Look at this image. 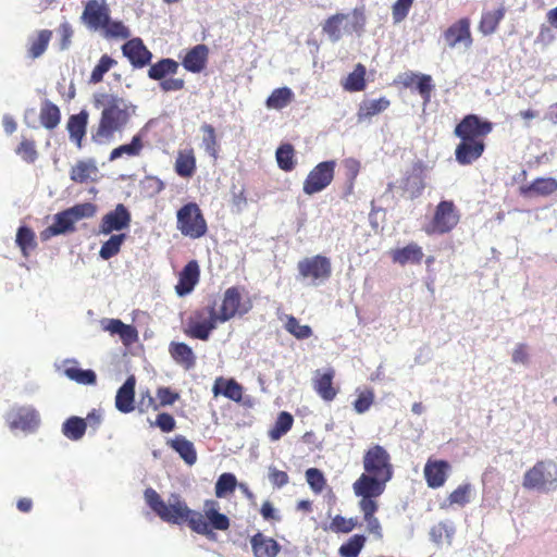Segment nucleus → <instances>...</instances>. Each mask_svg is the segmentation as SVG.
Masks as SVG:
<instances>
[{
  "mask_svg": "<svg viewBox=\"0 0 557 557\" xmlns=\"http://www.w3.org/2000/svg\"><path fill=\"white\" fill-rule=\"evenodd\" d=\"M97 173L98 168L95 160H79L72 166L70 177L75 183L84 184L92 180Z\"/></svg>",
  "mask_w": 557,
  "mask_h": 557,
  "instance_id": "36",
  "label": "nucleus"
},
{
  "mask_svg": "<svg viewBox=\"0 0 557 557\" xmlns=\"http://www.w3.org/2000/svg\"><path fill=\"white\" fill-rule=\"evenodd\" d=\"M255 557H276L281 550L280 544L272 537L256 533L250 540Z\"/></svg>",
  "mask_w": 557,
  "mask_h": 557,
  "instance_id": "28",
  "label": "nucleus"
},
{
  "mask_svg": "<svg viewBox=\"0 0 557 557\" xmlns=\"http://www.w3.org/2000/svg\"><path fill=\"white\" fill-rule=\"evenodd\" d=\"M335 168L334 160L318 163L304 181V193L311 196L324 190L334 180Z\"/></svg>",
  "mask_w": 557,
  "mask_h": 557,
  "instance_id": "12",
  "label": "nucleus"
},
{
  "mask_svg": "<svg viewBox=\"0 0 557 557\" xmlns=\"http://www.w3.org/2000/svg\"><path fill=\"white\" fill-rule=\"evenodd\" d=\"M88 123V113L81 111L77 114H73L69 117L66 128L70 135V139L75 143L78 149L82 148L83 139L86 135V128Z\"/></svg>",
  "mask_w": 557,
  "mask_h": 557,
  "instance_id": "29",
  "label": "nucleus"
},
{
  "mask_svg": "<svg viewBox=\"0 0 557 557\" xmlns=\"http://www.w3.org/2000/svg\"><path fill=\"white\" fill-rule=\"evenodd\" d=\"M122 52L136 69H143L151 62L152 53L138 37L127 40L122 46Z\"/></svg>",
  "mask_w": 557,
  "mask_h": 557,
  "instance_id": "18",
  "label": "nucleus"
},
{
  "mask_svg": "<svg viewBox=\"0 0 557 557\" xmlns=\"http://www.w3.org/2000/svg\"><path fill=\"white\" fill-rule=\"evenodd\" d=\"M343 88L350 92L362 91L366 88V66L358 63L355 70L346 77Z\"/></svg>",
  "mask_w": 557,
  "mask_h": 557,
  "instance_id": "45",
  "label": "nucleus"
},
{
  "mask_svg": "<svg viewBox=\"0 0 557 557\" xmlns=\"http://www.w3.org/2000/svg\"><path fill=\"white\" fill-rule=\"evenodd\" d=\"M168 445L175 450L180 457L188 465L193 466L197 461V451L194 444L183 435H176L168 442Z\"/></svg>",
  "mask_w": 557,
  "mask_h": 557,
  "instance_id": "34",
  "label": "nucleus"
},
{
  "mask_svg": "<svg viewBox=\"0 0 557 557\" xmlns=\"http://www.w3.org/2000/svg\"><path fill=\"white\" fill-rule=\"evenodd\" d=\"M374 401V393L372 389L361 392L354 401V409L358 413H364L370 409Z\"/></svg>",
  "mask_w": 557,
  "mask_h": 557,
  "instance_id": "63",
  "label": "nucleus"
},
{
  "mask_svg": "<svg viewBox=\"0 0 557 557\" xmlns=\"http://www.w3.org/2000/svg\"><path fill=\"white\" fill-rule=\"evenodd\" d=\"M358 525L357 518H345L344 516L336 515L332 518L327 530L334 533H349Z\"/></svg>",
  "mask_w": 557,
  "mask_h": 557,
  "instance_id": "54",
  "label": "nucleus"
},
{
  "mask_svg": "<svg viewBox=\"0 0 557 557\" xmlns=\"http://www.w3.org/2000/svg\"><path fill=\"white\" fill-rule=\"evenodd\" d=\"M200 280V268L196 260H190L178 273L175 293L180 297L190 294Z\"/></svg>",
  "mask_w": 557,
  "mask_h": 557,
  "instance_id": "21",
  "label": "nucleus"
},
{
  "mask_svg": "<svg viewBox=\"0 0 557 557\" xmlns=\"http://www.w3.org/2000/svg\"><path fill=\"white\" fill-rule=\"evenodd\" d=\"M450 469L451 467L448 461L429 458L423 469L428 486L431 488L442 487L448 478Z\"/></svg>",
  "mask_w": 557,
  "mask_h": 557,
  "instance_id": "20",
  "label": "nucleus"
},
{
  "mask_svg": "<svg viewBox=\"0 0 557 557\" xmlns=\"http://www.w3.org/2000/svg\"><path fill=\"white\" fill-rule=\"evenodd\" d=\"M66 210L76 223L79 220L92 218L97 213V206L92 202H83Z\"/></svg>",
  "mask_w": 557,
  "mask_h": 557,
  "instance_id": "57",
  "label": "nucleus"
},
{
  "mask_svg": "<svg viewBox=\"0 0 557 557\" xmlns=\"http://www.w3.org/2000/svg\"><path fill=\"white\" fill-rule=\"evenodd\" d=\"M357 497H360L358 502V506L360 511L363 515V520L367 523V530L369 533L374 534L377 537H382V527L379 519L375 517L376 511L379 510V504L375 498L381 495H368L355 494Z\"/></svg>",
  "mask_w": 557,
  "mask_h": 557,
  "instance_id": "17",
  "label": "nucleus"
},
{
  "mask_svg": "<svg viewBox=\"0 0 557 557\" xmlns=\"http://www.w3.org/2000/svg\"><path fill=\"white\" fill-rule=\"evenodd\" d=\"M125 239L126 235L123 233L111 235V237L102 244L99 251V256L103 260H109L112 257L116 256L120 252Z\"/></svg>",
  "mask_w": 557,
  "mask_h": 557,
  "instance_id": "50",
  "label": "nucleus"
},
{
  "mask_svg": "<svg viewBox=\"0 0 557 557\" xmlns=\"http://www.w3.org/2000/svg\"><path fill=\"white\" fill-rule=\"evenodd\" d=\"M237 486V479L233 473H222L215 483V496L218 498L226 497L232 494Z\"/></svg>",
  "mask_w": 557,
  "mask_h": 557,
  "instance_id": "53",
  "label": "nucleus"
},
{
  "mask_svg": "<svg viewBox=\"0 0 557 557\" xmlns=\"http://www.w3.org/2000/svg\"><path fill=\"white\" fill-rule=\"evenodd\" d=\"M522 486L528 491L548 493L557 488V463L553 460H539L528 469L522 478Z\"/></svg>",
  "mask_w": 557,
  "mask_h": 557,
  "instance_id": "6",
  "label": "nucleus"
},
{
  "mask_svg": "<svg viewBox=\"0 0 557 557\" xmlns=\"http://www.w3.org/2000/svg\"><path fill=\"white\" fill-rule=\"evenodd\" d=\"M506 12L507 10L504 3H500L494 10L483 11L478 25L479 32L484 36L494 34L497 30L500 22L504 20Z\"/></svg>",
  "mask_w": 557,
  "mask_h": 557,
  "instance_id": "26",
  "label": "nucleus"
},
{
  "mask_svg": "<svg viewBox=\"0 0 557 557\" xmlns=\"http://www.w3.org/2000/svg\"><path fill=\"white\" fill-rule=\"evenodd\" d=\"M135 385L136 379L131 375L126 379L124 384L117 389L115 396V407L122 413H129L135 409Z\"/></svg>",
  "mask_w": 557,
  "mask_h": 557,
  "instance_id": "25",
  "label": "nucleus"
},
{
  "mask_svg": "<svg viewBox=\"0 0 557 557\" xmlns=\"http://www.w3.org/2000/svg\"><path fill=\"white\" fill-rule=\"evenodd\" d=\"M294 99V94L288 87L274 89L268 97L265 104L269 109L281 110L288 106Z\"/></svg>",
  "mask_w": 557,
  "mask_h": 557,
  "instance_id": "46",
  "label": "nucleus"
},
{
  "mask_svg": "<svg viewBox=\"0 0 557 557\" xmlns=\"http://www.w3.org/2000/svg\"><path fill=\"white\" fill-rule=\"evenodd\" d=\"M520 191L523 196H549L557 191V180L553 177H540L530 185L522 186Z\"/></svg>",
  "mask_w": 557,
  "mask_h": 557,
  "instance_id": "33",
  "label": "nucleus"
},
{
  "mask_svg": "<svg viewBox=\"0 0 557 557\" xmlns=\"http://www.w3.org/2000/svg\"><path fill=\"white\" fill-rule=\"evenodd\" d=\"M52 35V30L41 29L30 36L27 40V57L32 60L41 57L48 49Z\"/></svg>",
  "mask_w": 557,
  "mask_h": 557,
  "instance_id": "30",
  "label": "nucleus"
},
{
  "mask_svg": "<svg viewBox=\"0 0 557 557\" xmlns=\"http://www.w3.org/2000/svg\"><path fill=\"white\" fill-rule=\"evenodd\" d=\"M285 330L297 339H307L312 335L311 327L309 325H301L294 315L286 317Z\"/></svg>",
  "mask_w": 557,
  "mask_h": 557,
  "instance_id": "56",
  "label": "nucleus"
},
{
  "mask_svg": "<svg viewBox=\"0 0 557 557\" xmlns=\"http://www.w3.org/2000/svg\"><path fill=\"white\" fill-rule=\"evenodd\" d=\"M294 154V147L290 144H284L280 146L276 150V161L278 168L285 172L293 171L296 164Z\"/></svg>",
  "mask_w": 557,
  "mask_h": 557,
  "instance_id": "52",
  "label": "nucleus"
},
{
  "mask_svg": "<svg viewBox=\"0 0 557 557\" xmlns=\"http://www.w3.org/2000/svg\"><path fill=\"white\" fill-rule=\"evenodd\" d=\"M422 247L417 243H409L403 248H396L391 251V258L394 263L406 265L407 263H421L423 259Z\"/></svg>",
  "mask_w": 557,
  "mask_h": 557,
  "instance_id": "27",
  "label": "nucleus"
},
{
  "mask_svg": "<svg viewBox=\"0 0 557 557\" xmlns=\"http://www.w3.org/2000/svg\"><path fill=\"white\" fill-rule=\"evenodd\" d=\"M8 421L11 430L33 432L38 428L40 418L34 408L20 407L10 414Z\"/></svg>",
  "mask_w": 557,
  "mask_h": 557,
  "instance_id": "19",
  "label": "nucleus"
},
{
  "mask_svg": "<svg viewBox=\"0 0 557 557\" xmlns=\"http://www.w3.org/2000/svg\"><path fill=\"white\" fill-rule=\"evenodd\" d=\"M180 64L177 61L164 58L151 64L148 70V77L160 83L169 75H175L178 71Z\"/></svg>",
  "mask_w": 557,
  "mask_h": 557,
  "instance_id": "39",
  "label": "nucleus"
},
{
  "mask_svg": "<svg viewBox=\"0 0 557 557\" xmlns=\"http://www.w3.org/2000/svg\"><path fill=\"white\" fill-rule=\"evenodd\" d=\"M459 212L451 200H442L435 208L432 221L425 226L428 235L446 234L459 223Z\"/></svg>",
  "mask_w": 557,
  "mask_h": 557,
  "instance_id": "11",
  "label": "nucleus"
},
{
  "mask_svg": "<svg viewBox=\"0 0 557 557\" xmlns=\"http://www.w3.org/2000/svg\"><path fill=\"white\" fill-rule=\"evenodd\" d=\"M294 418L287 411H282L273 425V428L269 431V437L272 441L280 440L284 434H286L293 426Z\"/></svg>",
  "mask_w": 557,
  "mask_h": 557,
  "instance_id": "48",
  "label": "nucleus"
},
{
  "mask_svg": "<svg viewBox=\"0 0 557 557\" xmlns=\"http://www.w3.org/2000/svg\"><path fill=\"white\" fill-rule=\"evenodd\" d=\"M470 25L471 22L469 17H461L448 26L443 34L447 46L455 48L458 45H463L465 48H470L473 44Z\"/></svg>",
  "mask_w": 557,
  "mask_h": 557,
  "instance_id": "14",
  "label": "nucleus"
},
{
  "mask_svg": "<svg viewBox=\"0 0 557 557\" xmlns=\"http://www.w3.org/2000/svg\"><path fill=\"white\" fill-rule=\"evenodd\" d=\"M493 123L476 114H467L456 125L454 134L460 139L455 149L456 161L460 165H470L485 151V137L492 133Z\"/></svg>",
  "mask_w": 557,
  "mask_h": 557,
  "instance_id": "3",
  "label": "nucleus"
},
{
  "mask_svg": "<svg viewBox=\"0 0 557 557\" xmlns=\"http://www.w3.org/2000/svg\"><path fill=\"white\" fill-rule=\"evenodd\" d=\"M205 520L208 519L209 529L226 531L230 528V519L219 512L218 503L215 500H207L205 504Z\"/></svg>",
  "mask_w": 557,
  "mask_h": 557,
  "instance_id": "37",
  "label": "nucleus"
},
{
  "mask_svg": "<svg viewBox=\"0 0 557 557\" xmlns=\"http://www.w3.org/2000/svg\"><path fill=\"white\" fill-rule=\"evenodd\" d=\"M141 185L151 197L160 194L165 187L164 183L159 177L152 175L145 176Z\"/></svg>",
  "mask_w": 557,
  "mask_h": 557,
  "instance_id": "64",
  "label": "nucleus"
},
{
  "mask_svg": "<svg viewBox=\"0 0 557 557\" xmlns=\"http://www.w3.org/2000/svg\"><path fill=\"white\" fill-rule=\"evenodd\" d=\"M64 374L72 381L83 385H94L97 375L92 370H83L77 367L76 361H69L64 368Z\"/></svg>",
  "mask_w": 557,
  "mask_h": 557,
  "instance_id": "41",
  "label": "nucleus"
},
{
  "mask_svg": "<svg viewBox=\"0 0 557 557\" xmlns=\"http://www.w3.org/2000/svg\"><path fill=\"white\" fill-rule=\"evenodd\" d=\"M104 36L108 38H121L126 39L131 36V32L127 26L121 21H111L109 18L108 24L102 28Z\"/></svg>",
  "mask_w": 557,
  "mask_h": 557,
  "instance_id": "59",
  "label": "nucleus"
},
{
  "mask_svg": "<svg viewBox=\"0 0 557 557\" xmlns=\"http://www.w3.org/2000/svg\"><path fill=\"white\" fill-rule=\"evenodd\" d=\"M39 120L45 128L54 129L61 121L59 107L50 100H45L40 109Z\"/></svg>",
  "mask_w": 557,
  "mask_h": 557,
  "instance_id": "42",
  "label": "nucleus"
},
{
  "mask_svg": "<svg viewBox=\"0 0 557 557\" xmlns=\"http://www.w3.org/2000/svg\"><path fill=\"white\" fill-rule=\"evenodd\" d=\"M94 104L102 109L98 127L92 134V139L97 143L111 139L116 132H121L126 126L131 119L127 102L116 95L96 94Z\"/></svg>",
  "mask_w": 557,
  "mask_h": 557,
  "instance_id": "4",
  "label": "nucleus"
},
{
  "mask_svg": "<svg viewBox=\"0 0 557 557\" xmlns=\"http://www.w3.org/2000/svg\"><path fill=\"white\" fill-rule=\"evenodd\" d=\"M335 371L329 368L325 372L320 373L317 371L313 379V388L315 393L325 401H332L338 394V388L333 385Z\"/></svg>",
  "mask_w": 557,
  "mask_h": 557,
  "instance_id": "23",
  "label": "nucleus"
},
{
  "mask_svg": "<svg viewBox=\"0 0 557 557\" xmlns=\"http://www.w3.org/2000/svg\"><path fill=\"white\" fill-rule=\"evenodd\" d=\"M112 335L117 334L124 345H132L138 341V332L135 326L125 324L119 319H109L103 327Z\"/></svg>",
  "mask_w": 557,
  "mask_h": 557,
  "instance_id": "31",
  "label": "nucleus"
},
{
  "mask_svg": "<svg viewBox=\"0 0 557 557\" xmlns=\"http://www.w3.org/2000/svg\"><path fill=\"white\" fill-rule=\"evenodd\" d=\"M144 496L149 508L162 521L177 525L187 523L190 530L201 535L208 536L212 533L203 515L190 509L180 495L172 494L166 504L156 490L148 487Z\"/></svg>",
  "mask_w": 557,
  "mask_h": 557,
  "instance_id": "1",
  "label": "nucleus"
},
{
  "mask_svg": "<svg viewBox=\"0 0 557 557\" xmlns=\"http://www.w3.org/2000/svg\"><path fill=\"white\" fill-rule=\"evenodd\" d=\"M297 269L304 278H310L313 283L326 281L332 273L330 259L321 255L301 259Z\"/></svg>",
  "mask_w": 557,
  "mask_h": 557,
  "instance_id": "13",
  "label": "nucleus"
},
{
  "mask_svg": "<svg viewBox=\"0 0 557 557\" xmlns=\"http://www.w3.org/2000/svg\"><path fill=\"white\" fill-rule=\"evenodd\" d=\"M351 18L349 25L345 26L348 33L360 34L364 30L366 15L363 8H355L350 14L336 13L329 16L323 25L322 30L327 35L331 41L337 42L342 39V28L344 21Z\"/></svg>",
  "mask_w": 557,
  "mask_h": 557,
  "instance_id": "9",
  "label": "nucleus"
},
{
  "mask_svg": "<svg viewBox=\"0 0 557 557\" xmlns=\"http://www.w3.org/2000/svg\"><path fill=\"white\" fill-rule=\"evenodd\" d=\"M114 65H116V61L112 59L110 55L103 54L100 58L98 64L94 67L89 78V83L98 84L102 82L104 74L109 72L110 69Z\"/></svg>",
  "mask_w": 557,
  "mask_h": 557,
  "instance_id": "55",
  "label": "nucleus"
},
{
  "mask_svg": "<svg viewBox=\"0 0 557 557\" xmlns=\"http://www.w3.org/2000/svg\"><path fill=\"white\" fill-rule=\"evenodd\" d=\"M362 466L364 471L354 482V493L382 495L394 474L389 453L383 446L373 444L364 450Z\"/></svg>",
  "mask_w": 557,
  "mask_h": 557,
  "instance_id": "2",
  "label": "nucleus"
},
{
  "mask_svg": "<svg viewBox=\"0 0 557 557\" xmlns=\"http://www.w3.org/2000/svg\"><path fill=\"white\" fill-rule=\"evenodd\" d=\"M425 165L421 161L414 162L398 182L400 196L409 199L420 197L425 188ZM396 184L389 183L387 190L392 191Z\"/></svg>",
  "mask_w": 557,
  "mask_h": 557,
  "instance_id": "10",
  "label": "nucleus"
},
{
  "mask_svg": "<svg viewBox=\"0 0 557 557\" xmlns=\"http://www.w3.org/2000/svg\"><path fill=\"white\" fill-rule=\"evenodd\" d=\"M391 106V101L386 97L379 99L363 100L359 104L357 116L359 121L370 119L385 111Z\"/></svg>",
  "mask_w": 557,
  "mask_h": 557,
  "instance_id": "40",
  "label": "nucleus"
},
{
  "mask_svg": "<svg viewBox=\"0 0 557 557\" xmlns=\"http://www.w3.org/2000/svg\"><path fill=\"white\" fill-rule=\"evenodd\" d=\"M212 392L214 396L221 394L236 403L243 399V386L234 379L218 377L213 384Z\"/></svg>",
  "mask_w": 557,
  "mask_h": 557,
  "instance_id": "32",
  "label": "nucleus"
},
{
  "mask_svg": "<svg viewBox=\"0 0 557 557\" xmlns=\"http://www.w3.org/2000/svg\"><path fill=\"white\" fill-rule=\"evenodd\" d=\"M169 351L171 357L178 364L183 366L186 370H189L196 364V357L193 349L185 343H171Z\"/></svg>",
  "mask_w": 557,
  "mask_h": 557,
  "instance_id": "38",
  "label": "nucleus"
},
{
  "mask_svg": "<svg viewBox=\"0 0 557 557\" xmlns=\"http://www.w3.org/2000/svg\"><path fill=\"white\" fill-rule=\"evenodd\" d=\"M216 306V299L212 298L208 305L196 309L187 319L184 327L185 335L195 339L208 341L212 331L221 323Z\"/></svg>",
  "mask_w": 557,
  "mask_h": 557,
  "instance_id": "5",
  "label": "nucleus"
},
{
  "mask_svg": "<svg viewBox=\"0 0 557 557\" xmlns=\"http://www.w3.org/2000/svg\"><path fill=\"white\" fill-rule=\"evenodd\" d=\"M82 18L90 29H102L110 18V9L106 0H89L85 5Z\"/></svg>",
  "mask_w": 557,
  "mask_h": 557,
  "instance_id": "16",
  "label": "nucleus"
},
{
  "mask_svg": "<svg viewBox=\"0 0 557 557\" xmlns=\"http://www.w3.org/2000/svg\"><path fill=\"white\" fill-rule=\"evenodd\" d=\"M87 422L85 419L73 416L62 424L63 435L71 441H79L86 433Z\"/></svg>",
  "mask_w": 557,
  "mask_h": 557,
  "instance_id": "43",
  "label": "nucleus"
},
{
  "mask_svg": "<svg viewBox=\"0 0 557 557\" xmlns=\"http://www.w3.org/2000/svg\"><path fill=\"white\" fill-rule=\"evenodd\" d=\"M16 244L21 248L24 257L29 255L30 250L37 247L35 233L27 226H21L16 233Z\"/></svg>",
  "mask_w": 557,
  "mask_h": 557,
  "instance_id": "49",
  "label": "nucleus"
},
{
  "mask_svg": "<svg viewBox=\"0 0 557 557\" xmlns=\"http://www.w3.org/2000/svg\"><path fill=\"white\" fill-rule=\"evenodd\" d=\"M176 227L182 235L191 239L203 237L208 233V224L196 202H188L176 213Z\"/></svg>",
  "mask_w": 557,
  "mask_h": 557,
  "instance_id": "8",
  "label": "nucleus"
},
{
  "mask_svg": "<svg viewBox=\"0 0 557 557\" xmlns=\"http://www.w3.org/2000/svg\"><path fill=\"white\" fill-rule=\"evenodd\" d=\"M471 485L469 483L459 485L447 497L449 506L458 505L463 507L470 502Z\"/></svg>",
  "mask_w": 557,
  "mask_h": 557,
  "instance_id": "58",
  "label": "nucleus"
},
{
  "mask_svg": "<svg viewBox=\"0 0 557 557\" xmlns=\"http://www.w3.org/2000/svg\"><path fill=\"white\" fill-rule=\"evenodd\" d=\"M15 152L27 163H34L38 158L35 141L27 138H24L20 143Z\"/></svg>",
  "mask_w": 557,
  "mask_h": 557,
  "instance_id": "60",
  "label": "nucleus"
},
{
  "mask_svg": "<svg viewBox=\"0 0 557 557\" xmlns=\"http://www.w3.org/2000/svg\"><path fill=\"white\" fill-rule=\"evenodd\" d=\"M414 0H396L392 7V16L394 23H400L404 21L410 8L412 7Z\"/></svg>",
  "mask_w": 557,
  "mask_h": 557,
  "instance_id": "62",
  "label": "nucleus"
},
{
  "mask_svg": "<svg viewBox=\"0 0 557 557\" xmlns=\"http://www.w3.org/2000/svg\"><path fill=\"white\" fill-rule=\"evenodd\" d=\"M75 222L65 209L54 215V222L40 233L41 240H48L53 236L72 233L75 231Z\"/></svg>",
  "mask_w": 557,
  "mask_h": 557,
  "instance_id": "24",
  "label": "nucleus"
},
{
  "mask_svg": "<svg viewBox=\"0 0 557 557\" xmlns=\"http://www.w3.org/2000/svg\"><path fill=\"white\" fill-rule=\"evenodd\" d=\"M201 131L203 133L202 146L206 152L216 159L219 156L220 145L216 139L214 127L210 124H203L201 126Z\"/></svg>",
  "mask_w": 557,
  "mask_h": 557,
  "instance_id": "51",
  "label": "nucleus"
},
{
  "mask_svg": "<svg viewBox=\"0 0 557 557\" xmlns=\"http://www.w3.org/2000/svg\"><path fill=\"white\" fill-rule=\"evenodd\" d=\"M132 215L129 210L123 205L119 203L112 211L106 213L100 222V233L109 235L112 232L122 231L131 225Z\"/></svg>",
  "mask_w": 557,
  "mask_h": 557,
  "instance_id": "15",
  "label": "nucleus"
},
{
  "mask_svg": "<svg viewBox=\"0 0 557 557\" xmlns=\"http://www.w3.org/2000/svg\"><path fill=\"white\" fill-rule=\"evenodd\" d=\"M143 148V132H139L133 136L129 144L121 145L114 148L110 153V160L112 161L119 159L123 154H127L128 157H138L141 153Z\"/></svg>",
  "mask_w": 557,
  "mask_h": 557,
  "instance_id": "44",
  "label": "nucleus"
},
{
  "mask_svg": "<svg viewBox=\"0 0 557 557\" xmlns=\"http://www.w3.org/2000/svg\"><path fill=\"white\" fill-rule=\"evenodd\" d=\"M306 480L311 490L317 494L321 493L326 485V480L322 471L317 468H309L306 471Z\"/></svg>",
  "mask_w": 557,
  "mask_h": 557,
  "instance_id": "61",
  "label": "nucleus"
},
{
  "mask_svg": "<svg viewBox=\"0 0 557 557\" xmlns=\"http://www.w3.org/2000/svg\"><path fill=\"white\" fill-rule=\"evenodd\" d=\"M367 537L362 534H354L338 548L341 557H358L363 549Z\"/></svg>",
  "mask_w": 557,
  "mask_h": 557,
  "instance_id": "47",
  "label": "nucleus"
},
{
  "mask_svg": "<svg viewBox=\"0 0 557 557\" xmlns=\"http://www.w3.org/2000/svg\"><path fill=\"white\" fill-rule=\"evenodd\" d=\"M208 58L209 48L203 44H199L187 50L182 58V65L188 72L200 73L206 69Z\"/></svg>",
  "mask_w": 557,
  "mask_h": 557,
  "instance_id": "22",
  "label": "nucleus"
},
{
  "mask_svg": "<svg viewBox=\"0 0 557 557\" xmlns=\"http://www.w3.org/2000/svg\"><path fill=\"white\" fill-rule=\"evenodd\" d=\"M245 293L244 286H231L224 290L221 304L216 308L221 323L235 317H244L252 309V301L248 296H244Z\"/></svg>",
  "mask_w": 557,
  "mask_h": 557,
  "instance_id": "7",
  "label": "nucleus"
},
{
  "mask_svg": "<svg viewBox=\"0 0 557 557\" xmlns=\"http://www.w3.org/2000/svg\"><path fill=\"white\" fill-rule=\"evenodd\" d=\"M196 157L193 149L180 150L174 163V170L181 177H191L196 172Z\"/></svg>",
  "mask_w": 557,
  "mask_h": 557,
  "instance_id": "35",
  "label": "nucleus"
}]
</instances>
